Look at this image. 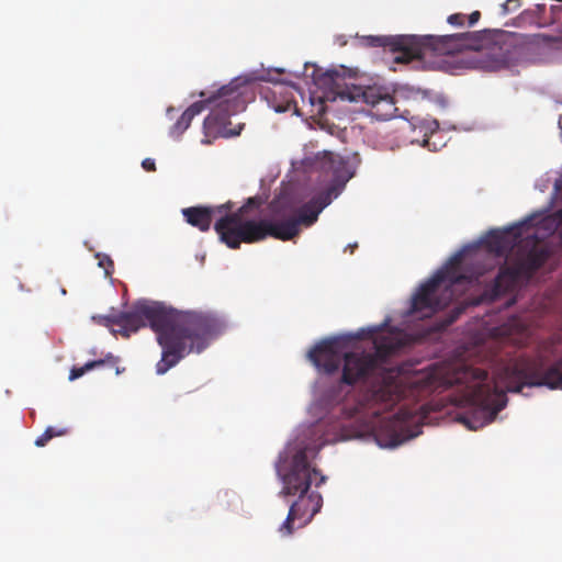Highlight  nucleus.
Wrapping results in <instances>:
<instances>
[{"label":"nucleus","instance_id":"nucleus-1","mask_svg":"<svg viewBox=\"0 0 562 562\" xmlns=\"http://www.w3.org/2000/svg\"><path fill=\"white\" fill-rule=\"evenodd\" d=\"M403 375L401 383L406 386L403 396L424 398L432 392L451 391L441 400L465 411L457 420L471 430H477L492 423L506 406V392H520L524 386H548L562 390V361L543 368L538 360L519 357L498 369L493 386L485 370L464 363L432 364L427 369L406 375L404 368H395L389 360V404L393 401L394 379ZM389 449L417 437L426 418L425 405L401 406L390 415Z\"/></svg>","mask_w":562,"mask_h":562},{"label":"nucleus","instance_id":"nucleus-2","mask_svg":"<svg viewBox=\"0 0 562 562\" xmlns=\"http://www.w3.org/2000/svg\"><path fill=\"white\" fill-rule=\"evenodd\" d=\"M114 335L127 338L147 323L162 349L156 373L165 374L191 352L200 353L225 329V321L213 312H176L155 302H138L128 312L93 317Z\"/></svg>","mask_w":562,"mask_h":562},{"label":"nucleus","instance_id":"nucleus-3","mask_svg":"<svg viewBox=\"0 0 562 562\" xmlns=\"http://www.w3.org/2000/svg\"><path fill=\"white\" fill-rule=\"evenodd\" d=\"M370 329L371 350H353L342 353L338 339H324L307 353L308 360L319 373L331 375L342 363L341 382L360 384L364 390L363 405L386 401V337Z\"/></svg>","mask_w":562,"mask_h":562},{"label":"nucleus","instance_id":"nucleus-4","mask_svg":"<svg viewBox=\"0 0 562 562\" xmlns=\"http://www.w3.org/2000/svg\"><path fill=\"white\" fill-rule=\"evenodd\" d=\"M316 454L317 450L314 447L303 442L290 445L279 454L276 472L283 484L279 495L299 496L290 506L286 519L279 528L283 536L292 535L295 520H299L300 528L306 526L323 506L321 493H308L313 483L318 487L327 480L312 465L311 460Z\"/></svg>","mask_w":562,"mask_h":562},{"label":"nucleus","instance_id":"nucleus-5","mask_svg":"<svg viewBox=\"0 0 562 562\" xmlns=\"http://www.w3.org/2000/svg\"><path fill=\"white\" fill-rule=\"evenodd\" d=\"M328 161L333 172L329 187L300 207H295L286 198L272 200L269 210L274 215V223L249 225L252 239L270 236L282 241L293 240L302 228H308L317 222L322 211L342 192L355 173L349 161L339 155L329 154Z\"/></svg>","mask_w":562,"mask_h":562},{"label":"nucleus","instance_id":"nucleus-6","mask_svg":"<svg viewBox=\"0 0 562 562\" xmlns=\"http://www.w3.org/2000/svg\"><path fill=\"white\" fill-rule=\"evenodd\" d=\"M423 101H429L441 110L448 105L445 94L432 89L394 86L392 93H389V104L394 106L393 112L389 111V132L395 134V147L408 144L426 146L429 136L439 130L436 119L411 116L412 111Z\"/></svg>","mask_w":562,"mask_h":562},{"label":"nucleus","instance_id":"nucleus-7","mask_svg":"<svg viewBox=\"0 0 562 562\" xmlns=\"http://www.w3.org/2000/svg\"><path fill=\"white\" fill-rule=\"evenodd\" d=\"M249 94L247 85L239 82L238 79L232 80L209 98L191 104L172 125L170 135L179 137L190 126L193 117L200 114L206 105L211 108V112L203 123L206 136L232 137L239 135L244 124H238L237 128H231L229 119L246 109Z\"/></svg>","mask_w":562,"mask_h":562},{"label":"nucleus","instance_id":"nucleus-8","mask_svg":"<svg viewBox=\"0 0 562 562\" xmlns=\"http://www.w3.org/2000/svg\"><path fill=\"white\" fill-rule=\"evenodd\" d=\"M494 45V33L490 30L449 35H389L393 65L420 61L427 53L453 55L463 50H491Z\"/></svg>","mask_w":562,"mask_h":562},{"label":"nucleus","instance_id":"nucleus-9","mask_svg":"<svg viewBox=\"0 0 562 562\" xmlns=\"http://www.w3.org/2000/svg\"><path fill=\"white\" fill-rule=\"evenodd\" d=\"M462 252L454 255L445 267L420 284L412 295L407 314L420 319L429 318L477 281L479 272H462Z\"/></svg>","mask_w":562,"mask_h":562},{"label":"nucleus","instance_id":"nucleus-10","mask_svg":"<svg viewBox=\"0 0 562 562\" xmlns=\"http://www.w3.org/2000/svg\"><path fill=\"white\" fill-rule=\"evenodd\" d=\"M260 202L257 198H249L247 203L237 211L232 212L233 204L231 202L214 206H191L182 210V215L188 224L196 227L201 232H207L211 228L213 216L218 214L221 217L215 222L214 229L220 240L228 248L238 249L241 243H258L267 237L258 239L254 238L249 233L248 226L251 224L274 223V215L271 213V220H247L244 214L249 207H258Z\"/></svg>","mask_w":562,"mask_h":562},{"label":"nucleus","instance_id":"nucleus-11","mask_svg":"<svg viewBox=\"0 0 562 562\" xmlns=\"http://www.w3.org/2000/svg\"><path fill=\"white\" fill-rule=\"evenodd\" d=\"M549 257V249L535 243L531 249L518 259L516 265L499 269L498 274L485 288L481 301L494 302L499 296L513 291L519 278L530 277L544 265Z\"/></svg>","mask_w":562,"mask_h":562},{"label":"nucleus","instance_id":"nucleus-12","mask_svg":"<svg viewBox=\"0 0 562 562\" xmlns=\"http://www.w3.org/2000/svg\"><path fill=\"white\" fill-rule=\"evenodd\" d=\"M345 79V69L328 70L324 75L323 81L330 88L334 94L331 100L339 98L340 100L353 102L361 98L366 103L375 105L380 100L385 98L382 93H376L374 88L369 87L363 89L355 85L349 86Z\"/></svg>","mask_w":562,"mask_h":562},{"label":"nucleus","instance_id":"nucleus-13","mask_svg":"<svg viewBox=\"0 0 562 562\" xmlns=\"http://www.w3.org/2000/svg\"><path fill=\"white\" fill-rule=\"evenodd\" d=\"M521 224L506 229L491 231L483 239L482 244L486 250L497 257L505 256L516 245L521 234Z\"/></svg>","mask_w":562,"mask_h":562},{"label":"nucleus","instance_id":"nucleus-14","mask_svg":"<svg viewBox=\"0 0 562 562\" xmlns=\"http://www.w3.org/2000/svg\"><path fill=\"white\" fill-rule=\"evenodd\" d=\"M117 362H119V358L113 356L112 353H109V355L105 356L104 359L89 361V362H87L82 367H74L70 370L69 380L74 381L76 379H79L86 372H88V371H90V370H92L94 368L102 367V366H108L109 368L115 369V374H120L121 370H120V368L117 366Z\"/></svg>","mask_w":562,"mask_h":562},{"label":"nucleus","instance_id":"nucleus-15","mask_svg":"<svg viewBox=\"0 0 562 562\" xmlns=\"http://www.w3.org/2000/svg\"><path fill=\"white\" fill-rule=\"evenodd\" d=\"M481 18L480 11H473L471 14L467 15L464 13H454L448 16L447 22L457 27L462 26H472L474 25Z\"/></svg>","mask_w":562,"mask_h":562},{"label":"nucleus","instance_id":"nucleus-16","mask_svg":"<svg viewBox=\"0 0 562 562\" xmlns=\"http://www.w3.org/2000/svg\"><path fill=\"white\" fill-rule=\"evenodd\" d=\"M477 303L479 302H471V303L465 302V301L458 302L452 307V310L449 312L447 317L443 319L442 325L443 326H450L451 324H453L460 317L461 314L464 313V311L467 310V307L469 305H474V304H477Z\"/></svg>","mask_w":562,"mask_h":562},{"label":"nucleus","instance_id":"nucleus-17","mask_svg":"<svg viewBox=\"0 0 562 562\" xmlns=\"http://www.w3.org/2000/svg\"><path fill=\"white\" fill-rule=\"evenodd\" d=\"M397 336V333L393 329V327L389 324V357L394 353L400 348L404 347L406 345V339L401 341H395Z\"/></svg>","mask_w":562,"mask_h":562},{"label":"nucleus","instance_id":"nucleus-18","mask_svg":"<svg viewBox=\"0 0 562 562\" xmlns=\"http://www.w3.org/2000/svg\"><path fill=\"white\" fill-rule=\"evenodd\" d=\"M68 434L67 428H55V427H47L44 431V435L48 438V440H52L55 437L65 436Z\"/></svg>","mask_w":562,"mask_h":562},{"label":"nucleus","instance_id":"nucleus-19","mask_svg":"<svg viewBox=\"0 0 562 562\" xmlns=\"http://www.w3.org/2000/svg\"><path fill=\"white\" fill-rule=\"evenodd\" d=\"M519 7V0H506L502 4L503 13L507 14L514 10H516Z\"/></svg>","mask_w":562,"mask_h":562},{"label":"nucleus","instance_id":"nucleus-20","mask_svg":"<svg viewBox=\"0 0 562 562\" xmlns=\"http://www.w3.org/2000/svg\"><path fill=\"white\" fill-rule=\"evenodd\" d=\"M557 38L555 37H552V36H549V35H544V34H537L535 35L533 37V43L536 44H550L552 42H555Z\"/></svg>","mask_w":562,"mask_h":562},{"label":"nucleus","instance_id":"nucleus-21","mask_svg":"<svg viewBox=\"0 0 562 562\" xmlns=\"http://www.w3.org/2000/svg\"><path fill=\"white\" fill-rule=\"evenodd\" d=\"M369 45L370 46H380V47H385L386 46V36H378V37H369Z\"/></svg>","mask_w":562,"mask_h":562},{"label":"nucleus","instance_id":"nucleus-22","mask_svg":"<svg viewBox=\"0 0 562 562\" xmlns=\"http://www.w3.org/2000/svg\"><path fill=\"white\" fill-rule=\"evenodd\" d=\"M142 167L146 170V171H155L156 170V164H155V160L151 159V158H145L143 161H142Z\"/></svg>","mask_w":562,"mask_h":562},{"label":"nucleus","instance_id":"nucleus-23","mask_svg":"<svg viewBox=\"0 0 562 562\" xmlns=\"http://www.w3.org/2000/svg\"><path fill=\"white\" fill-rule=\"evenodd\" d=\"M48 441H49V440H48V438H47V437H46V435H44V432H43L41 436H38V437L36 438V440H35V446H36V447H44V446H46V445H47V442H48Z\"/></svg>","mask_w":562,"mask_h":562},{"label":"nucleus","instance_id":"nucleus-24","mask_svg":"<svg viewBox=\"0 0 562 562\" xmlns=\"http://www.w3.org/2000/svg\"><path fill=\"white\" fill-rule=\"evenodd\" d=\"M558 223H557V229L559 231V234L562 238V211H559L557 213Z\"/></svg>","mask_w":562,"mask_h":562},{"label":"nucleus","instance_id":"nucleus-25","mask_svg":"<svg viewBox=\"0 0 562 562\" xmlns=\"http://www.w3.org/2000/svg\"><path fill=\"white\" fill-rule=\"evenodd\" d=\"M376 441H378V443H379V446H380L381 448H385V447H386V440H385L382 436H381V437H378V438H376Z\"/></svg>","mask_w":562,"mask_h":562},{"label":"nucleus","instance_id":"nucleus-26","mask_svg":"<svg viewBox=\"0 0 562 562\" xmlns=\"http://www.w3.org/2000/svg\"><path fill=\"white\" fill-rule=\"evenodd\" d=\"M348 247L350 248V252L352 254V252H353V248H356V247H357V244H355V245H349Z\"/></svg>","mask_w":562,"mask_h":562},{"label":"nucleus","instance_id":"nucleus-27","mask_svg":"<svg viewBox=\"0 0 562 562\" xmlns=\"http://www.w3.org/2000/svg\"><path fill=\"white\" fill-rule=\"evenodd\" d=\"M380 327H381V328L386 327V319H384V321L381 323Z\"/></svg>","mask_w":562,"mask_h":562},{"label":"nucleus","instance_id":"nucleus-28","mask_svg":"<svg viewBox=\"0 0 562 562\" xmlns=\"http://www.w3.org/2000/svg\"><path fill=\"white\" fill-rule=\"evenodd\" d=\"M557 9L562 10V7H552V11H555Z\"/></svg>","mask_w":562,"mask_h":562},{"label":"nucleus","instance_id":"nucleus-29","mask_svg":"<svg viewBox=\"0 0 562 562\" xmlns=\"http://www.w3.org/2000/svg\"><path fill=\"white\" fill-rule=\"evenodd\" d=\"M106 260H108V263H109L110 266H113V262H112V260H111L110 258H108Z\"/></svg>","mask_w":562,"mask_h":562},{"label":"nucleus","instance_id":"nucleus-30","mask_svg":"<svg viewBox=\"0 0 562 562\" xmlns=\"http://www.w3.org/2000/svg\"><path fill=\"white\" fill-rule=\"evenodd\" d=\"M379 412H380V411H375V412H373V415H375V416L378 417Z\"/></svg>","mask_w":562,"mask_h":562}]
</instances>
